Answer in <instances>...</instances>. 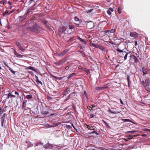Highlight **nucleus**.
Wrapping results in <instances>:
<instances>
[{
	"label": "nucleus",
	"mask_w": 150,
	"mask_h": 150,
	"mask_svg": "<svg viewBox=\"0 0 150 150\" xmlns=\"http://www.w3.org/2000/svg\"><path fill=\"white\" fill-rule=\"evenodd\" d=\"M27 29L35 33H38L42 30V28L38 24L36 23H34L32 26L28 27L27 28Z\"/></svg>",
	"instance_id": "f257e3e1"
},
{
	"label": "nucleus",
	"mask_w": 150,
	"mask_h": 150,
	"mask_svg": "<svg viewBox=\"0 0 150 150\" xmlns=\"http://www.w3.org/2000/svg\"><path fill=\"white\" fill-rule=\"evenodd\" d=\"M116 50L119 57H124V60L127 59L128 55L129 53L131 52L128 51V50H127V52L125 51V49L120 50L118 48L116 49Z\"/></svg>",
	"instance_id": "f03ea898"
},
{
	"label": "nucleus",
	"mask_w": 150,
	"mask_h": 150,
	"mask_svg": "<svg viewBox=\"0 0 150 150\" xmlns=\"http://www.w3.org/2000/svg\"><path fill=\"white\" fill-rule=\"evenodd\" d=\"M142 83L143 86L145 88L146 90L150 92V88L149 87L150 85V81L149 79L146 77L144 80L142 81Z\"/></svg>",
	"instance_id": "7ed1b4c3"
},
{
	"label": "nucleus",
	"mask_w": 150,
	"mask_h": 150,
	"mask_svg": "<svg viewBox=\"0 0 150 150\" xmlns=\"http://www.w3.org/2000/svg\"><path fill=\"white\" fill-rule=\"evenodd\" d=\"M49 110V107L46 106L45 108L42 109V111H41V113L42 115H46L47 114L49 113V112H48Z\"/></svg>",
	"instance_id": "20e7f679"
},
{
	"label": "nucleus",
	"mask_w": 150,
	"mask_h": 150,
	"mask_svg": "<svg viewBox=\"0 0 150 150\" xmlns=\"http://www.w3.org/2000/svg\"><path fill=\"white\" fill-rule=\"evenodd\" d=\"M130 59L131 60H133L134 62L136 64H137L139 62V58L134 55H131L130 56Z\"/></svg>",
	"instance_id": "39448f33"
},
{
	"label": "nucleus",
	"mask_w": 150,
	"mask_h": 150,
	"mask_svg": "<svg viewBox=\"0 0 150 150\" xmlns=\"http://www.w3.org/2000/svg\"><path fill=\"white\" fill-rule=\"evenodd\" d=\"M85 127L86 128H87L88 130H95L96 128V127L95 126L93 125L92 124L90 125H88L87 124H85Z\"/></svg>",
	"instance_id": "423d86ee"
},
{
	"label": "nucleus",
	"mask_w": 150,
	"mask_h": 150,
	"mask_svg": "<svg viewBox=\"0 0 150 150\" xmlns=\"http://www.w3.org/2000/svg\"><path fill=\"white\" fill-rule=\"evenodd\" d=\"M70 92V89L68 87H67L65 89L62 93V95L64 96H65L68 94Z\"/></svg>",
	"instance_id": "0eeeda50"
},
{
	"label": "nucleus",
	"mask_w": 150,
	"mask_h": 150,
	"mask_svg": "<svg viewBox=\"0 0 150 150\" xmlns=\"http://www.w3.org/2000/svg\"><path fill=\"white\" fill-rule=\"evenodd\" d=\"M43 25H45V28H47L50 31L52 30L51 28L50 27V24L48 23V22L46 20H44L42 22Z\"/></svg>",
	"instance_id": "6e6552de"
},
{
	"label": "nucleus",
	"mask_w": 150,
	"mask_h": 150,
	"mask_svg": "<svg viewBox=\"0 0 150 150\" xmlns=\"http://www.w3.org/2000/svg\"><path fill=\"white\" fill-rule=\"evenodd\" d=\"M66 61V60L65 58H63L60 60L58 62L54 63L56 65H60L64 63Z\"/></svg>",
	"instance_id": "1a4fd4ad"
},
{
	"label": "nucleus",
	"mask_w": 150,
	"mask_h": 150,
	"mask_svg": "<svg viewBox=\"0 0 150 150\" xmlns=\"http://www.w3.org/2000/svg\"><path fill=\"white\" fill-rule=\"evenodd\" d=\"M130 35L134 39H136L138 37V34L136 32H130Z\"/></svg>",
	"instance_id": "9d476101"
},
{
	"label": "nucleus",
	"mask_w": 150,
	"mask_h": 150,
	"mask_svg": "<svg viewBox=\"0 0 150 150\" xmlns=\"http://www.w3.org/2000/svg\"><path fill=\"white\" fill-rule=\"evenodd\" d=\"M25 14L26 13H25L23 16H19L18 18L20 22H22L25 19L26 16H27Z\"/></svg>",
	"instance_id": "9b49d317"
},
{
	"label": "nucleus",
	"mask_w": 150,
	"mask_h": 150,
	"mask_svg": "<svg viewBox=\"0 0 150 150\" xmlns=\"http://www.w3.org/2000/svg\"><path fill=\"white\" fill-rule=\"evenodd\" d=\"M67 27L65 26H63L60 27L59 29V31L60 33H63L67 29Z\"/></svg>",
	"instance_id": "f8f14e48"
},
{
	"label": "nucleus",
	"mask_w": 150,
	"mask_h": 150,
	"mask_svg": "<svg viewBox=\"0 0 150 150\" xmlns=\"http://www.w3.org/2000/svg\"><path fill=\"white\" fill-rule=\"evenodd\" d=\"M69 50L66 49L64 50L62 52L59 54V57H62L65 55L68 51Z\"/></svg>",
	"instance_id": "ddd939ff"
},
{
	"label": "nucleus",
	"mask_w": 150,
	"mask_h": 150,
	"mask_svg": "<svg viewBox=\"0 0 150 150\" xmlns=\"http://www.w3.org/2000/svg\"><path fill=\"white\" fill-rule=\"evenodd\" d=\"M94 24L92 22L90 23H88L87 24L86 27L89 29H91L94 27Z\"/></svg>",
	"instance_id": "4468645a"
},
{
	"label": "nucleus",
	"mask_w": 150,
	"mask_h": 150,
	"mask_svg": "<svg viewBox=\"0 0 150 150\" xmlns=\"http://www.w3.org/2000/svg\"><path fill=\"white\" fill-rule=\"evenodd\" d=\"M33 12L34 11H33L31 8L29 7L27 9L25 13H26L25 14L27 15L28 14H32Z\"/></svg>",
	"instance_id": "2eb2a0df"
},
{
	"label": "nucleus",
	"mask_w": 150,
	"mask_h": 150,
	"mask_svg": "<svg viewBox=\"0 0 150 150\" xmlns=\"http://www.w3.org/2000/svg\"><path fill=\"white\" fill-rule=\"evenodd\" d=\"M142 70L144 76L148 74V70L146 69H145L144 67H142Z\"/></svg>",
	"instance_id": "dca6fc26"
},
{
	"label": "nucleus",
	"mask_w": 150,
	"mask_h": 150,
	"mask_svg": "<svg viewBox=\"0 0 150 150\" xmlns=\"http://www.w3.org/2000/svg\"><path fill=\"white\" fill-rule=\"evenodd\" d=\"M14 54L17 57L20 58H22L23 57V56L19 54L16 51L14 50Z\"/></svg>",
	"instance_id": "f3484780"
},
{
	"label": "nucleus",
	"mask_w": 150,
	"mask_h": 150,
	"mask_svg": "<svg viewBox=\"0 0 150 150\" xmlns=\"http://www.w3.org/2000/svg\"><path fill=\"white\" fill-rule=\"evenodd\" d=\"M108 111L112 114L118 113H120V112H121L120 111H112L111 110L110 108H109L108 110Z\"/></svg>",
	"instance_id": "a211bd4d"
},
{
	"label": "nucleus",
	"mask_w": 150,
	"mask_h": 150,
	"mask_svg": "<svg viewBox=\"0 0 150 150\" xmlns=\"http://www.w3.org/2000/svg\"><path fill=\"white\" fill-rule=\"evenodd\" d=\"M12 97L13 98L16 97L17 98H18V97H16V96H15L14 95H11L10 92L8 94L7 97V99H8L9 98H12Z\"/></svg>",
	"instance_id": "6ab92c4d"
},
{
	"label": "nucleus",
	"mask_w": 150,
	"mask_h": 150,
	"mask_svg": "<svg viewBox=\"0 0 150 150\" xmlns=\"http://www.w3.org/2000/svg\"><path fill=\"white\" fill-rule=\"evenodd\" d=\"M37 2V1H36L32 6L30 7V8L31 9L34 11L36 8V7H35V6L36 5Z\"/></svg>",
	"instance_id": "aec40b11"
},
{
	"label": "nucleus",
	"mask_w": 150,
	"mask_h": 150,
	"mask_svg": "<svg viewBox=\"0 0 150 150\" xmlns=\"http://www.w3.org/2000/svg\"><path fill=\"white\" fill-rule=\"evenodd\" d=\"M1 125L2 127L4 126V123L6 122V121H5V119L6 117H1Z\"/></svg>",
	"instance_id": "412c9836"
},
{
	"label": "nucleus",
	"mask_w": 150,
	"mask_h": 150,
	"mask_svg": "<svg viewBox=\"0 0 150 150\" xmlns=\"http://www.w3.org/2000/svg\"><path fill=\"white\" fill-rule=\"evenodd\" d=\"M130 76V75L128 74L127 75V79L128 82V87H130V80L129 79V77Z\"/></svg>",
	"instance_id": "4be33fe9"
},
{
	"label": "nucleus",
	"mask_w": 150,
	"mask_h": 150,
	"mask_svg": "<svg viewBox=\"0 0 150 150\" xmlns=\"http://www.w3.org/2000/svg\"><path fill=\"white\" fill-rule=\"evenodd\" d=\"M26 69H27L31 70H32L35 71V72L36 71V70L33 67L29 66L28 67H27L26 68Z\"/></svg>",
	"instance_id": "5701e85b"
},
{
	"label": "nucleus",
	"mask_w": 150,
	"mask_h": 150,
	"mask_svg": "<svg viewBox=\"0 0 150 150\" xmlns=\"http://www.w3.org/2000/svg\"><path fill=\"white\" fill-rule=\"evenodd\" d=\"M68 25L69 27V29L71 30L73 29L75 27V26L74 25L71 24L70 23L68 24Z\"/></svg>",
	"instance_id": "b1692460"
},
{
	"label": "nucleus",
	"mask_w": 150,
	"mask_h": 150,
	"mask_svg": "<svg viewBox=\"0 0 150 150\" xmlns=\"http://www.w3.org/2000/svg\"><path fill=\"white\" fill-rule=\"evenodd\" d=\"M78 39L81 42H82L83 44H86V42L82 38H80L78 36Z\"/></svg>",
	"instance_id": "393cba45"
},
{
	"label": "nucleus",
	"mask_w": 150,
	"mask_h": 150,
	"mask_svg": "<svg viewBox=\"0 0 150 150\" xmlns=\"http://www.w3.org/2000/svg\"><path fill=\"white\" fill-rule=\"evenodd\" d=\"M95 88L96 90H104V88L103 87H96Z\"/></svg>",
	"instance_id": "a878e982"
},
{
	"label": "nucleus",
	"mask_w": 150,
	"mask_h": 150,
	"mask_svg": "<svg viewBox=\"0 0 150 150\" xmlns=\"http://www.w3.org/2000/svg\"><path fill=\"white\" fill-rule=\"evenodd\" d=\"M98 48L99 49H100L102 50L103 51H104V52L105 51V48L104 47H103L102 46L99 45L98 47Z\"/></svg>",
	"instance_id": "bb28decb"
},
{
	"label": "nucleus",
	"mask_w": 150,
	"mask_h": 150,
	"mask_svg": "<svg viewBox=\"0 0 150 150\" xmlns=\"http://www.w3.org/2000/svg\"><path fill=\"white\" fill-rule=\"evenodd\" d=\"M52 77L54 78L55 79H57L59 80H61L65 76L63 77H58L56 76H55L53 75H52Z\"/></svg>",
	"instance_id": "cd10ccee"
},
{
	"label": "nucleus",
	"mask_w": 150,
	"mask_h": 150,
	"mask_svg": "<svg viewBox=\"0 0 150 150\" xmlns=\"http://www.w3.org/2000/svg\"><path fill=\"white\" fill-rule=\"evenodd\" d=\"M74 94V93H72L70 94L68 97L67 98L64 100V102L66 101L70 98H72V95Z\"/></svg>",
	"instance_id": "c85d7f7f"
},
{
	"label": "nucleus",
	"mask_w": 150,
	"mask_h": 150,
	"mask_svg": "<svg viewBox=\"0 0 150 150\" xmlns=\"http://www.w3.org/2000/svg\"><path fill=\"white\" fill-rule=\"evenodd\" d=\"M91 106H88L87 107V108H88L90 110H93L92 108H94L95 106L93 105H92Z\"/></svg>",
	"instance_id": "c756f323"
},
{
	"label": "nucleus",
	"mask_w": 150,
	"mask_h": 150,
	"mask_svg": "<svg viewBox=\"0 0 150 150\" xmlns=\"http://www.w3.org/2000/svg\"><path fill=\"white\" fill-rule=\"evenodd\" d=\"M102 121L103 122V123L108 128H110V126L109 124L107 123L104 120H102Z\"/></svg>",
	"instance_id": "7c9ffc66"
},
{
	"label": "nucleus",
	"mask_w": 150,
	"mask_h": 150,
	"mask_svg": "<svg viewBox=\"0 0 150 150\" xmlns=\"http://www.w3.org/2000/svg\"><path fill=\"white\" fill-rule=\"evenodd\" d=\"M91 45L94 47L96 48H98V46L99 45L98 44H95L94 43H91Z\"/></svg>",
	"instance_id": "2f4dec72"
},
{
	"label": "nucleus",
	"mask_w": 150,
	"mask_h": 150,
	"mask_svg": "<svg viewBox=\"0 0 150 150\" xmlns=\"http://www.w3.org/2000/svg\"><path fill=\"white\" fill-rule=\"evenodd\" d=\"M122 120L124 122H132V121L130 119H122Z\"/></svg>",
	"instance_id": "473e14b6"
},
{
	"label": "nucleus",
	"mask_w": 150,
	"mask_h": 150,
	"mask_svg": "<svg viewBox=\"0 0 150 150\" xmlns=\"http://www.w3.org/2000/svg\"><path fill=\"white\" fill-rule=\"evenodd\" d=\"M95 130H96V129H95V130H93V131L92 132L89 133V134H96V135H98L99 134L98 133V132H97L95 131Z\"/></svg>",
	"instance_id": "72a5a7b5"
},
{
	"label": "nucleus",
	"mask_w": 150,
	"mask_h": 150,
	"mask_svg": "<svg viewBox=\"0 0 150 150\" xmlns=\"http://www.w3.org/2000/svg\"><path fill=\"white\" fill-rule=\"evenodd\" d=\"M48 144V146H47V149H52L53 148V146L51 144Z\"/></svg>",
	"instance_id": "f704fd0d"
},
{
	"label": "nucleus",
	"mask_w": 150,
	"mask_h": 150,
	"mask_svg": "<svg viewBox=\"0 0 150 150\" xmlns=\"http://www.w3.org/2000/svg\"><path fill=\"white\" fill-rule=\"evenodd\" d=\"M8 69L14 75L15 74L16 72L13 70L10 67H9Z\"/></svg>",
	"instance_id": "c9c22d12"
},
{
	"label": "nucleus",
	"mask_w": 150,
	"mask_h": 150,
	"mask_svg": "<svg viewBox=\"0 0 150 150\" xmlns=\"http://www.w3.org/2000/svg\"><path fill=\"white\" fill-rule=\"evenodd\" d=\"M122 8L121 7H119L117 9V11L119 14H120L122 13Z\"/></svg>",
	"instance_id": "e433bc0d"
},
{
	"label": "nucleus",
	"mask_w": 150,
	"mask_h": 150,
	"mask_svg": "<svg viewBox=\"0 0 150 150\" xmlns=\"http://www.w3.org/2000/svg\"><path fill=\"white\" fill-rule=\"evenodd\" d=\"M116 29H112L110 30V32L111 33H115L116 32Z\"/></svg>",
	"instance_id": "4c0bfd02"
},
{
	"label": "nucleus",
	"mask_w": 150,
	"mask_h": 150,
	"mask_svg": "<svg viewBox=\"0 0 150 150\" xmlns=\"http://www.w3.org/2000/svg\"><path fill=\"white\" fill-rule=\"evenodd\" d=\"M85 71L86 72V74H87V75H88L90 73L89 69H86L85 70Z\"/></svg>",
	"instance_id": "58836bf2"
},
{
	"label": "nucleus",
	"mask_w": 150,
	"mask_h": 150,
	"mask_svg": "<svg viewBox=\"0 0 150 150\" xmlns=\"http://www.w3.org/2000/svg\"><path fill=\"white\" fill-rule=\"evenodd\" d=\"M16 43L18 47H19L21 46L20 43L18 42H16Z\"/></svg>",
	"instance_id": "ea45409f"
},
{
	"label": "nucleus",
	"mask_w": 150,
	"mask_h": 150,
	"mask_svg": "<svg viewBox=\"0 0 150 150\" xmlns=\"http://www.w3.org/2000/svg\"><path fill=\"white\" fill-rule=\"evenodd\" d=\"M36 82L37 83L38 85L40 84L41 85V86H42V82H41V81L39 80L38 81H37Z\"/></svg>",
	"instance_id": "a19ab883"
},
{
	"label": "nucleus",
	"mask_w": 150,
	"mask_h": 150,
	"mask_svg": "<svg viewBox=\"0 0 150 150\" xmlns=\"http://www.w3.org/2000/svg\"><path fill=\"white\" fill-rule=\"evenodd\" d=\"M18 48L22 52H24L25 50L23 49L22 47L21 46L19 47Z\"/></svg>",
	"instance_id": "79ce46f5"
},
{
	"label": "nucleus",
	"mask_w": 150,
	"mask_h": 150,
	"mask_svg": "<svg viewBox=\"0 0 150 150\" xmlns=\"http://www.w3.org/2000/svg\"><path fill=\"white\" fill-rule=\"evenodd\" d=\"M26 98L27 99H31L32 98V96L31 95H27L26 96Z\"/></svg>",
	"instance_id": "37998d69"
},
{
	"label": "nucleus",
	"mask_w": 150,
	"mask_h": 150,
	"mask_svg": "<svg viewBox=\"0 0 150 150\" xmlns=\"http://www.w3.org/2000/svg\"><path fill=\"white\" fill-rule=\"evenodd\" d=\"M8 11L7 10H6L3 13V15L4 16H5L6 14L8 13Z\"/></svg>",
	"instance_id": "c03bdc74"
},
{
	"label": "nucleus",
	"mask_w": 150,
	"mask_h": 150,
	"mask_svg": "<svg viewBox=\"0 0 150 150\" xmlns=\"http://www.w3.org/2000/svg\"><path fill=\"white\" fill-rule=\"evenodd\" d=\"M89 115H90V118H93L95 116L93 114H90Z\"/></svg>",
	"instance_id": "a18cd8bd"
},
{
	"label": "nucleus",
	"mask_w": 150,
	"mask_h": 150,
	"mask_svg": "<svg viewBox=\"0 0 150 150\" xmlns=\"http://www.w3.org/2000/svg\"><path fill=\"white\" fill-rule=\"evenodd\" d=\"M28 143H29V144H28V147H31V146H33V144L32 143L29 142H28Z\"/></svg>",
	"instance_id": "49530a36"
},
{
	"label": "nucleus",
	"mask_w": 150,
	"mask_h": 150,
	"mask_svg": "<svg viewBox=\"0 0 150 150\" xmlns=\"http://www.w3.org/2000/svg\"><path fill=\"white\" fill-rule=\"evenodd\" d=\"M93 9H90V10H88L86 11V13H90L91 12Z\"/></svg>",
	"instance_id": "de8ad7c7"
},
{
	"label": "nucleus",
	"mask_w": 150,
	"mask_h": 150,
	"mask_svg": "<svg viewBox=\"0 0 150 150\" xmlns=\"http://www.w3.org/2000/svg\"><path fill=\"white\" fill-rule=\"evenodd\" d=\"M72 93H74V94L72 95V98H74L76 97L75 94L76 93V92H73Z\"/></svg>",
	"instance_id": "09e8293b"
},
{
	"label": "nucleus",
	"mask_w": 150,
	"mask_h": 150,
	"mask_svg": "<svg viewBox=\"0 0 150 150\" xmlns=\"http://www.w3.org/2000/svg\"><path fill=\"white\" fill-rule=\"evenodd\" d=\"M76 74L75 73H73L69 75L71 77H73L74 76H75Z\"/></svg>",
	"instance_id": "8fccbe9b"
},
{
	"label": "nucleus",
	"mask_w": 150,
	"mask_h": 150,
	"mask_svg": "<svg viewBox=\"0 0 150 150\" xmlns=\"http://www.w3.org/2000/svg\"><path fill=\"white\" fill-rule=\"evenodd\" d=\"M84 95H85V96L86 97V99H88V98L87 96V93L86 92V91H84Z\"/></svg>",
	"instance_id": "3c124183"
},
{
	"label": "nucleus",
	"mask_w": 150,
	"mask_h": 150,
	"mask_svg": "<svg viewBox=\"0 0 150 150\" xmlns=\"http://www.w3.org/2000/svg\"><path fill=\"white\" fill-rule=\"evenodd\" d=\"M5 2V0H2V1H0V4H3V5H4Z\"/></svg>",
	"instance_id": "603ef678"
},
{
	"label": "nucleus",
	"mask_w": 150,
	"mask_h": 150,
	"mask_svg": "<svg viewBox=\"0 0 150 150\" xmlns=\"http://www.w3.org/2000/svg\"><path fill=\"white\" fill-rule=\"evenodd\" d=\"M14 93L16 95H18V97L19 98V97H21V96H19V93L18 92H17V91H15V93Z\"/></svg>",
	"instance_id": "864d4df0"
},
{
	"label": "nucleus",
	"mask_w": 150,
	"mask_h": 150,
	"mask_svg": "<svg viewBox=\"0 0 150 150\" xmlns=\"http://www.w3.org/2000/svg\"><path fill=\"white\" fill-rule=\"evenodd\" d=\"M74 19L76 21H80L79 19L76 16L75 17Z\"/></svg>",
	"instance_id": "5fc2aeb1"
},
{
	"label": "nucleus",
	"mask_w": 150,
	"mask_h": 150,
	"mask_svg": "<svg viewBox=\"0 0 150 150\" xmlns=\"http://www.w3.org/2000/svg\"><path fill=\"white\" fill-rule=\"evenodd\" d=\"M147 67L148 68H150V61L148 62L147 63Z\"/></svg>",
	"instance_id": "6e6d98bb"
},
{
	"label": "nucleus",
	"mask_w": 150,
	"mask_h": 150,
	"mask_svg": "<svg viewBox=\"0 0 150 150\" xmlns=\"http://www.w3.org/2000/svg\"><path fill=\"white\" fill-rule=\"evenodd\" d=\"M35 78L36 82L37 81H38L39 80V79H38V76L37 75H35Z\"/></svg>",
	"instance_id": "4d7b16f0"
},
{
	"label": "nucleus",
	"mask_w": 150,
	"mask_h": 150,
	"mask_svg": "<svg viewBox=\"0 0 150 150\" xmlns=\"http://www.w3.org/2000/svg\"><path fill=\"white\" fill-rule=\"evenodd\" d=\"M25 103V101H23V103H22V108L23 109H24V104Z\"/></svg>",
	"instance_id": "13d9d810"
},
{
	"label": "nucleus",
	"mask_w": 150,
	"mask_h": 150,
	"mask_svg": "<svg viewBox=\"0 0 150 150\" xmlns=\"http://www.w3.org/2000/svg\"><path fill=\"white\" fill-rule=\"evenodd\" d=\"M107 13L109 14V15H110L111 14V12L110 11H109L108 10L107 11Z\"/></svg>",
	"instance_id": "bf43d9fd"
},
{
	"label": "nucleus",
	"mask_w": 150,
	"mask_h": 150,
	"mask_svg": "<svg viewBox=\"0 0 150 150\" xmlns=\"http://www.w3.org/2000/svg\"><path fill=\"white\" fill-rule=\"evenodd\" d=\"M3 63H4V65H5V66H6L8 68H9V67H9V66H8V64H6V62H4V61H3Z\"/></svg>",
	"instance_id": "052dcab7"
},
{
	"label": "nucleus",
	"mask_w": 150,
	"mask_h": 150,
	"mask_svg": "<svg viewBox=\"0 0 150 150\" xmlns=\"http://www.w3.org/2000/svg\"><path fill=\"white\" fill-rule=\"evenodd\" d=\"M6 27L8 29H10L11 28V27L10 26L8 23L6 25Z\"/></svg>",
	"instance_id": "680f3d73"
},
{
	"label": "nucleus",
	"mask_w": 150,
	"mask_h": 150,
	"mask_svg": "<svg viewBox=\"0 0 150 150\" xmlns=\"http://www.w3.org/2000/svg\"><path fill=\"white\" fill-rule=\"evenodd\" d=\"M132 138V137L130 138H127V139H126V138H125L124 139V140H125L126 141H127L129 140L130 139H131Z\"/></svg>",
	"instance_id": "e2e57ef3"
},
{
	"label": "nucleus",
	"mask_w": 150,
	"mask_h": 150,
	"mask_svg": "<svg viewBox=\"0 0 150 150\" xmlns=\"http://www.w3.org/2000/svg\"><path fill=\"white\" fill-rule=\"evenodd\" d=\"M108 10L110 11V12H113L114 11L113 9L111 8H109Z\"/></svg>",
	"instance_id": "0e129e2a"
},
{
	"label": "nucleus",
	"mask_w": 150,
	"mask_h": 150,
	"mask_svg": "<svg viewBox=\"0 0 150 150\" xmlns=\"http://www.w3.org/2000/svg\"><path fill=\"white\" fill-rule=\"evenodd\" d=\"M108 10L110 11V12H113L114 11L113 9L111 8H109Z\"/></svg>",
	"instance_id": "69168bd1"
},
{
	"label": "nucleus",
	"mask_w": 150,
	"mask_h": 150,
	"mask_svg": "<svg viewBox=\"0 0 150 150\" xmlns=\"http://www.w3.org/2000/svg\"><path fill=\"white\" fill-rule=\"evenodd\" d=\"M48 144H45V145H44L43 146V147L45 148V149H47V146H48Z\"/></svg>",
	"instance_id": "338daca9"
},
{
	"label": "nucleus",
	"mask_w": 150,
	"mask_h": 150,
	"mask_svg": "<svg viewBox=\"0 0 150 150\" xmlns=\"http://www.w3.org/2000/svg\"><path fill=\"white\" fill-rule=\"evenodd\" d=\"M144 131H149L150 132V129H149L147 128H145L144 129Z\"/></svg>",
	"instance_id": "774afa93"
}]
</instances>
